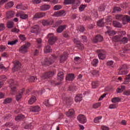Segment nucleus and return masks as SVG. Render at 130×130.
<instances>
[{"mask_svg":"<svg viewBox=\"0 0 130 130\" xmlns=\"http://www.w3.org/2000/svg\"><path fill=\"white\" fill-rule=\"evenodd\" d=\"M7 26L9 29H12L14 26V22L13 21H8L7 22Z\"/></svg>","mask_w":130,"mask_h":130,"instance_id":"obj_37","label":"nucleus"},{"mask_svg":"<svg viewBox=\"0 0 130 130\" xmlns=\"http://www.w3.org/2000/svg\"><path fill=\"white\" fill-rule=\"evenodd\" d=\"M82 58L79 56H76L74 58V62L77 64L81 63Z\"/></svg>","mask_w":130,"mask_h":130,"instance_id":"obj_31","label":"nucleus"},{"mask_svg":"<svg viewBox=\"0 0 130 130\" xmlns=\"http://www.w3.org/2000/svg\"><path fill=\"white\" fill-rule=\"evenodd\" d=\"M86 5H81L79 8L80 12H83L86 8Z\"/></svg>","mask_w":130,"mask_h":130,"instance_id":"obj_51","label":"nucleus"},{"mask_svg":"<svg viewBox=\"0 0 130 130\" xmlns=\"http://www.w3.org/2000/svg\"><path fill=\"white\" fill-rule=\"evenodd\" d=\"M52 24H53V20H43L42 21L43 26H50V25H52Z\"/></svg>","mask_w":130,"mask_h":130,"instance_id":"obj_17","label":"nucleus"},{"mask_svg":"<svg viewBox=\"0 0 130 130\" xmlns=\"http://www.w3.org/2000/svg\"><path fill=\"white\" fill-rule=\"evenodd\" d=\"M101 118H102V116L96 117L94 119V122H95V123H99L100 120H101Z\"/></svg>","mask_w":130,"mask_h":130,"instance_id":"obj_43","label":"nucleus"},{"mask_svg":"<svg viewBox=\"0 0 130 130\" xmlns=\"http://www.w3.org/2000/svg\"><path fill=\"white\" fill-rule=\"evenodd\" d=\"M92 74L94 76H99V71L96 70H93Z\"/></svg>","mask_w":130,"mask_h":130,"instance_id":"obj_57","label":"nucleus"},{"mask_svg":"<svg viewBox=\"0 0 130 130\" xmlns=\"http://www.w3.org/2000/svg\"><path fill=\"white\" fill-rule=\"evenodd\" d=\"M31 33H35V34H37L39 32V26L38 25H36L31 27L30 28Z\"/></svg>","mask_w":130,"mask_h":130,"instance_id":"obj_13","label":"nucleus"},{"mask_svg":"<svg viewBox=\"0 0 130 130\" xmlns=\"http://www.w3.org/2000/svg\"><path fill=\"white\" fill-rule=\"evenodd\" d=\"M117 20H122L123 25H126L127 23H129L130 18L127 15H117L116 16Z\"/></svg>","mask_w":130,"mask_h":130,"instance_id":"obj_1","label":"nucleus"},{"mask_svg":"<svg viewBox=\"0 0 130 130\" xmlns=\"http://www.w3.org/2000/svg\"><path fill=\"white\" fill-rule=\"evenodd\" d=\"M81 41H82V42H87V37L85 36H82Z\"/></svg>","mask_w":130,"mask_h":130,"instance_id":"obj_58","label":"nucleus"},{"mask_svg":"<svg viewBox=\"0 0 130 130\" xmlns=\"http://www.w3.org/2000/svg\"><path fill=\"white\" fill-rule=\"evenodd\" d=\"M92 87L93 89H96L98 86H99V83L98 81H93L91 83Z\"/></svg>","mask_w":130,"mask_h":130,"instance_id":"obj_36","label":"nucleus"},{"mask_svg":"<svg viewBox=\"0 0 130 130\" xmlns=\"http://www.w3.org/2000/svg\"><path fill=\"white\" fill-rule=\"evenodd\" d=\"M29 82H36V81H37V77H34V76H31L29 78Z\"/></svg>","mask_w":130,"mask_h":130,"instance_id":"obj_52","label":"nucleus"},{"mask_svg":"<svg viewBox=\"0 0 130 130\" xmlns=\"http://www.w3.org/2000/svg\"><path fill=\"white\" fill-rule=\"evenodd\" d=\"M25 91V88H23L20 90L18 93L16 94V100L17 101H19V100L22 98L23 96V94H24Z\"/></svg>","mask_w":130,"mask_h":130,"instance_id":"obj_12","label":"nucleus"},{"mask_svg":"<svg viewBox=\"0 0 130 130\" xmlns=\"http://www.w3.org/2000/svg\"><path fill=\"white\" fill-rule=\"evenodd\" d=\"M113 24L114 27H116V28H121V27H122L121 23L117 21H114L113 22Z\"/></svg>","mask_w":130,"mask_h":130,"instance_id":"obj_25","label":"nucleus"},{"mask_svg":"<svg viewBox=\"0 0 130 130\" xmlns=\"http://www.w3.org/2000/svg\"><path fill=\"white\" fill-rule=\"evenodd\" d=\"M99 62V61L98 60V59H94L91 62V64L93 67H97V64H98Z\"/></svg>","mask_w":130,"mask_h":130,"instance_id":"obj_40","label":"nucleus"},{"mask_svg":"<svg viewBox=\"0 0 130 130\" xmlns=\"http://www.w3.org/2000/svg\"><path fill=\"white\" fill-rule=\"evenodd\" d=\"M51 84L53 86H56L57 85H60L61 84V82L59 81V82H57L55 80H52L51 81Z\"/></svg>","mask_w":130,"mask_h":130,"instance_id":"obj_45","label":"nucleus"},{"mask_svg":"<svg viewBox=\"0 0 130 130\" xmlns=\"http://www.w3.org/2000/svg\"><path fill=\"white\" fill-rule=\"evenodd\" d=\"M121 42L123 44H126V43H127V42H128V39L127 38H126V37H123V38L121 39Z\"/></svg>","mask_w":130,"mask_h":130,"instance_id":"obj_42","label":"nucleus"},{"mask_svg":"<svg viewBox=\"0 0 130 130\" xmlns=\"http://www.w3.org/2000/svg\"><path fill=\"white\" fill-rule=\"evenodd\" d=\"M113 40L115 42H118V41H119L120 40V37L118 36H116L113 37Z\"/></svg>","mask_w":130,"mask_h":130,"instance_id":"obj_50","label":"nucleus"},{"mask_svg":"<svg viewBox=\"0 0 130 130\" xmlns=\"http://www.w3.org/2000/svg\"><path fill=\"white\" fill-rule=\"evenodd\" d=\"M92 41L94 42V43L101 42V41H103V37L100 36V35H98L94 39H93Z\"/></svg>","mask_w":130,"mask_h":130,"instance_id":"obj_14","label":"nucleus"},{"mask_svg":"<svg viewBox=\"0 0 130 130\" xmlns=\"http://www.w3.org/2000/svg\"><path fill=\"white\" fill-rule=\"evenodd\" d=\"M104 19H101V20H99L97 23L98 26H99L100 27H103L105 24L104 22Z\"/></svg>","mask_w":130,"mask_h":130,"instance_id":"obj_28","label":"nucleus"},{"mask_svg":"<svg viewBox=\"0 0 130 130\" xmlns=\"http://www.w3.org/2000/svg\"><path fill=\"white\" fill-rule=\"evenodd\" d=\"M125 82H127V83H128V82H129V80H130V73L129 75H127L126 76V78H125Z\"/></svg>","mask_w":130,"mask_h":130,"instance_id":"obj_62","label":"nucleus"},{"mask_svg":"<svg viewBox=\"0 0 130 130\" xmlns=\"http://www.w3.org/2000/svg\"><path fill=\"white\" fill-rule=\"evenodd\" d=\"M105 10V5H101L98 8L99 12H104Z\"/></svg>","mask_w":130,"mask_h":130,"instance_id":"obj_44","label":"nucleus"},{"mask_svg":"<svg viewBox=\"0 0 130 130\" xmlns=\"http://www.w3.org/2000/svg\"><path fill=\"white\" fill-rule=\"evenodd\" d=\"M120 100V98L119 97H115L112 99L111 101L113 103H118Z\"/></svg>","mask_w":130,"mask_h":130,"instance_id":"obj_33","label":"nucleus"},{"mask_svg":"<svg viewBox=\"0 0 130 130\" xmlns=\"http://www.w3.org/2000/svg\"><path fill=\"white\" fill-rule=\"evenodd\" d=\"M74 113H75V111L73 109H70L68 112H66V115L70 117V116H72V115H74Z\"/></svg>","mask_w":130,"mask_h":130,"instance_id":"obj_30","label":"nucleus"},{"mask_svg":"<svg viewBox=\"0 0 130 130\" xmlns=\"http://www.w3.org/2000/svg\"><path fill=\"white\" fill-rule=\"evenodd\" d=\"M96 52L98 54V56L100 59L103 60L106 57V55H105L104 50L99 49L96 50Z\"/></svg>","mask_w":130,"mask_h":130,"instance_id":"obj_6","label":"nucleus"},{"mask_svg":"<svg viewBox=\"0 0 130 130\" xmlns=\"http://www.w3.org/2000/svg\"><path fill=\"white\" fill-rule=\"evenodd\" d=\"M77 119L80 123H86L87 122V118L84 115L80 114L77 117Z\"/></svg>","mask_w":130,"mask_h":130,"instance_id":"obj_10","label":"nucleus"},{"mask_svg":"<svg viewBox=\"0 0 130 130\" xmlns=\"http://www.w3.org/2000/svg\"><path fill=\"white\" fill-rule=\"evenodd\" d=\"M69 90L72 91V92H74V91H76V89H75V86L73 85L69 86Z\"/></svg>","mask_w":130,"mask_h":130,"instance_id":"obj_61","label":"nucleus"},{"mask_svg":"<svg viewBox=\"0 0 130 130\" xmlns=\"http://www.w3.org/2000/svg\"><path fill=\"white\" fill-rule=\"evenodd\" d=\"M78 29L80 32H84L85 31V27L84 26H80Z\"/></svg>","mask_w":130,"mask_h":130,"instance_id":"obj_63","label":"nucleus"},{"mask_svg":"<svg viewBox=\"0 0 130 130\" xmlns=\"http://www.w3.org/2000/svg\"><path fill=\"white\" fill-rule=\"evenodd\" d=\"M50 8V6L46 4L43 5L40 7L41 11H47V10H49Z\"/></svg>","mask_w":130,"mask_h":130,"instance_id":"obj_20","label":"nucleus"},{"mask_svg":"<svg viewBox=\"0 0 130 130\" xmlns=\"http://www.w3.org/2000/svg\"><path fill=\"white\" fill-rule=\"evenodd\" d=\"M63 78H64V76H63V72H59L57 74V79L58 81H60L61 82L63 80Z\"/></svg>","mask_w":130,"mask_h":130,"instance_id":"obj_24","label":"nucleus"},{"mask_svg":"<svg viewBox=\"0 0 130 130\" xmlns=\"http://www.w3.org/2000/svg\"><path fill=\"white\" fill-rule=\"evenodd\" d=\"M44 51L45 53H49V52H51L52 51V50L50 46H46L44 49Z\"/></svg>","mask_w":130,"mask_h":130,"instance_id":"obj_26","label":"nucleus"},{"mask_svg":"<svg viewBox=\"0 0 130 130\" xmlns=\"http://www.w3.org/2000/svg\"><path fill=\"white\" fill-rule=\"evenodd\" d=\"M12 98H7L4 100V104H8V103H11V102H12Z\"/></svg>","mask_w":130,"mask_h":130,"instance_id":"obj_46","label":"nucleus"},{"mask_svg":"<svg viewBox=\"0 0 130 130\" xmlns=\"http://www.w3.org/2000/svg\"><path fill=\"white\" fill-rule=\"evenodd\" d=\"M75 79V75L73 74H68L66 76L67 81H73Z\"/></svg>","mask_w":130,"mask_h":130,"instance_id":"obj_22","label":"nucleus"},{"mask_svg":"<svg viewBox=\"0 0 130 130\" xmlns=\"http://www.w3.org/2000/svg\"><path fill=\"white\" fill-rule=\"evenodd\" d=\"M14 15H15L14 11H10L7 13V17L8 19H10V18H13V17H14Z\"/></svg>","mask_w":130,"mask_h":130,"instance_id":"obj_27","label":"nucleus"},{"mask_svg":"<svg viewBox=\"0 0 130 130\" xmlns=\"http://www.w3.org/2000/svg\"><path fill=\"white\" fill-rule=\"evenodd\" d=\"M64 3L65 5H70L71 4H74L75 0H65Z\"/></svg>","mask_w":130,"mask_h":130,"instance_id":"obj_47","label":"nucleus"},{"mask_svg":"<svg viewBox=\"0 0 130 130\" xmlns=\"http://www.w3.org/2000/svg\"><path fill=\"white\" fill-rule=\"evenodd\" d=\"M73 41L74 43H76L77 44L78 47H79L80 49H84V46H83V44H81V42H80L77 39H74Z\"/></svg>","mask_w":130,"mask_h":130,"instance_id":"obj_18","label":"nucleus"},{"mask_svg":"<svg viewBox=\"0 0 130 130\" xmlns=\"http://www.w3.org/2000/svg\"><path fill=\"white\" fill-rule=\"evenodd\" d=\"M36 102V97L35 96H32L29 100H28L29 104L32 105L33 103Z\"/></svg>","mask_w":130,"mask_h":130,"instance_id":"obj_29","label":"nucleus"},{"mask_svg":"<svg viewBox=\"0 0 130 130\" xmlns=\"http://www.w3.org/2000/svg\"><path fill=\"white\" fill-rule=\"evenodd\" d=\"M66 103L68 106H70V105H71L72 104V100L70 99L69 98H66Z\"/></svg>","mask_w":130,"mask_h":130,"instance_id":"obj_48","label":"nucleus"},{"mask_svg":"<svg viewBox=\"0 0 130 130\" xmlns=\"http://www.w3.org/2000/svg\"><path fill=\"white\" fill-rule=\"evenodd\" d=\"M18 42V40H14L12 41H8V45H15Z\"/></svg>","mask_w":130,"mask_h":130,"instance_id":"obj_49","label":"nucleus"},{"mask_svg":"<svg viewBox=\"0 0 130 130\" xmlns=\"http://www.w3.org/2000/svg\"><path fill=\"white\" fill-rule=\"evenodd\" d=\"M67 58H68V55L67 53L63 54L60 56V62H63L67 60Z\"/></svg>","mask_w":130,"mask_h":130,"instance_id":"obj_23","label":"nucleus"},{"mask_svg":"<svg viewBox=\"0 0 130 130\" xmlns=\"http://www.w3.org/2000/svg\"><path fill=\"white\" fill-rule=\"evenodd\" d=\"M107 65L110 68H114V62L112 60L108 61L107 62Z\"/></svg>","mask_w":130,"mask_h":130,"instance_id":"obj_38","label":"nucleus"},{"mask_svg":"<svg viewBox=\"0 0 130 130\" xmlns=\"http://www.w3.org/2000/svg\"><path fill=\"white\" fill-rule=\"evenodd\" d=\"M124 89H125V86H121L120 87L117 88V93H121Z\"/></svg>","mask_w":130,"mask_h":130,"instance_id":"obj_39","label":"nucleus"},{"mask_svg":"<svg viewBox=\"0 0 130 130\" xmlns=\"http://www.w3.org/2000/svg\"><path fill=\"white\" fill-rule=\"evenodd\" d=\"M57 57L55 55H52L51 57L48 59L46 58L44 62H42V64L43 66H50V64H52V63L56 59Z\"/></svg>","mask_w":130,"mask_h":130,"instance_id":"obj_3","label":"nucleus"},{"mask_svg":"<svg viewBox=\"0 0 130 130\" xmlns=\"http://www.w3.org/2000/svg\"><path fill=\"white\" fill-rule=\"evenodd\" d=\"M127 73V67L123 66L120 69L118 74L119 75H126Z\"/></svg>","mask_w":130,"mask_h":130,"instance_id":"obj_11","label":"nucleus"},{"mask_svg":"<svg viewBox=\"0 0 130 130\" xmlns=\"http://www.w3.org/2000/svg\"><path fill=\"white\" fill-rule=\"evenodd\" d=\"M42 43V40L41 39L39 38L37 39V43L38 45V48H40L41 47V43Z\"/></svg>","mask_w":130,"mask_h":130,"instance_id":"obj_41","label":"nucleus"},{"mask_svg":"<svg viewBox=\"0 0 130 130\" xmlns=\"http://www.w3.org/2000/svg\"><path fill=\"white\" fill-rule=\"evenodd\" d=\"M53 75H54V73H53V72H46L42 75V79L44 80L45 79H49V78L53 77Z\"/></svg>","mask_w":130,"mask_h":130,"instance_id":"obj_9","label":"nucleus"},{"mask_svg":"<svg viewBox=\"0 0 130 130\" xmlns=\"http://www.w3.org/2000/svg\"><path fill=\"white\" fill-rule=\"evenodd\" d=\"M61 8L62 7L60 5H57L54 7V11H58V10H60Z\"/></svg>","mask_w":130,"mask_h":130,"instance_id":"obj_54","label":"nucleus"},{"mask_svg":"<svg viewBox=\"0 0 130 130\" xmlns=\"http://www.w3.org/2000/svg\"><path fill=\"white\" fill-rule=\"evenodd\" d=\"M24 118H25V116L22 114H20L16 117L15 120L19 121L22 120V119H24Z\"/></svg>","mask_w":130,"mask_h":130,"instance_id":"obj_32","label":"nucleus"},{"mask_svg":"<svg viewBox=\"0 0 130 130\" xmlns=\"http://www.w3.org/2000/svg\"><path fill=\"white\" fill-rule=\"evenodd\" d=\"M19 38L20 40H22V41H25V40H26V37H25V35H20L19 36Z\"/></svg>","mask_w":130,"mask_h":130,"instance_id":"obj_59","label":"nucleus"},{"mask_svg":"<svg viewBox=\"0 0 130 130\" xmlns=\"http://www.w3.org/2000/svg\"><path fill=\"white\" fill-rule=\"evenodd\" d=\"M13 63L14 64L12 69L13 72H17V71H19L21 69V63L19 61H14Z\"/></svg>","mask_w":130,"mask_h":130,"instance_id":"obj_7","label":"nucleus"},{"mask_svg":"<svg viewBox=\"0 0 130 130\" xmlns=\"http://www.w3.org/2000/svg\"><path fill=\"white\" fill-rule=\"evenodd\" d=\"M101 105V104L100 103H98L94 104L93 105V107L94 109L98 108V107H99Z\"/></svg>","mask_w":130,"mask_h":130,"instance_id":"obj_60","label":"nucleus"},{"mask_svg":"<svg viewBox=\"0 0 130 130\" xmlns=\"http://www.w3.org/2000/svg\"><path fill=\"white\" fill-rule=\"evenodd\" d=\"M120 11H121V9H120V8L116 7L114 8L113 13L120 12Z\"/></svg>","mask_w":130,"mask_h":130,"instance_id":"obj_55","label":"nucleus"},{"mask_svg":"<svg viewBox=\"0 0 130 130\" xmlns=\"http://www.w3.org/2000/svg\"><path fill=\"white\" fill-rule=\"evenodd\" d=\"M66 28H67L66 25H62L59 26L57 29V33H61L63 31V30L66 29Z\"/></svg>","mask_w":130,"mask_h":130,"instance_id":"obj_21","label":"nucleus"},{"mask_svg":"<svg viewBox=\"0 0 130 130\" xmlns=\"http://www.w3.org/2000/svg\"><path fill=\"white\" fill-rule=\"evenodd\" d=\"M101 129H102V130H109L110 128H109V127H108L107 126L103 125V126H101Z\"/></svg>","mask_w":130,"mask_h":130,"instance_id":"obj_64","label":"nucleus"},{"mask_svg":"<svg viewBox=\"0 0 130 130\" xmlns=\"http://www.w3.org/2000/svg\"><path fill=\"white\" fill-rule=\"evenodd\" d=\"M65 15L66 12H64V11L63 10L57 11L54 13V16H56V17H59V16H64Z\"/></svg>","mask_w":130,"mask_h":130,"instance_id":"obj_19","label":"nucleus"},{"mask_svg":"<svg viewBox=\"0 0 130 130\" xmlns=\"http://www.w3.org/2000/svg\"><path fill=\"white\" fill-rule=\"evenodd\" d=\"M28 18V15L25 14L24 13H21V15H20V18L23 19V20H26Z\"/></svg>","mask_w":130,"mask_h":130,"instance_id":"obj_53","label":"nucleus"},{"mask_svg":"<svg viewBox=\"0 0 130 130\" xmlns=\"http://www.w3.org/2000/svg\"><path fill=\"white\" fill-rule=\"evenodd\" d=\"M14 6V3L13 2H8V4H6L5 8L6 9H9L12 8Z\"/></svg>","mask_w":130,"mask_h":130,"instance_id":"obj_35","label":"nucleus"},{"mask_svg":"<svg viewBox=\"0 0 130 130\" xmlns=\"http://www.w3.org/2000/svg\"><path fill=\"white\" fill-rule=\"evenodd\" d=\"M69 34H70L69 31H64L63 33V36L65 37V38H69V37H70V35Z\"/></svg>","mask_w":130,"mask_h":130,"instance_id":"obj_56","label":"nucleus"},{"mask_svg":"<svg viewBox=\"0 0 130 130\" xmlns=\"http://www.w3.org/2000/svg\"><path fill=\"white\" fill-rule=\"evenodd\" d=\"M107 31L106 32V34H108L110 36H113V35H115V31L112 30V29L109 27L107 26Z\"/></svg>","mask_w":130,"mask_h":130,"instance_id":"obj_16","label":"nucleus"},{"mask_svg":"<svg viewBox=\"0 0 130 130\" xmlns=\"http://www.w3.org/2000/svg\"><path fill=\"white\" fill-rule=\"evenodd\" d=\"M9 84L11 89V91L13 93V94L16 93V91L17 90V86H18V83L16 81H14V80L11 79L9 81Z\"/></svg>","mask_w":130,"mask_h":130,"instance_id":"obj_2","label":"nucleus"},{"mask_svg":"<svg viewBox=\"0 0 130 130\" xmlns=\"http://www.w3.org/2000/svg\"><path fill=\"white\" fill-rule=\"evenodd\" d=\"M48 43L50 45H52V44H54L55 41H56V37L53 36V34L50 33L48 35Z\"/></svg>","mask_w":130,"mask_h":130,"instance_id":"obj_4","label":"nucleus"},{"mask_svg":"<svg viewBox=\"0 0 130 130\" xmlns=\"http://www.w3.org/2000/svg\"><path fill=\"white\" fill-rule=\"evenodd\" d=\"M29 109L32 112H39L41 110V108L39 106H31Z\"/></svg>","mask_w":130,"mask_h":130,"instance_id":"obj_15","label":"nucleus"},{"mask_svg":"<svg viewBox=\"0 0 130 130\" xmlns=\"http://www.w3.org/2000/svg\"><path fill=\"white\" fill-rule=\"evenodd\" d=\"M45 16H46V14L45 12H38L35 14L32 19L33 20H35V19H41V18H43Z\"/></svg>","mask_w":130,"mask_h":130,"instance_id":"obj_8","label":"nucleus"},{"mask_svg":"<svg viewBox=\"0 0 130 130\" xmlns=\"http://www.w3.org/2000/svg\"><path fill=\"white\" fill-rule=\"evenodd\" d=\"M82 94H77L75 97V101L76 102H80V101H82Z\"/></svg>","mask_w":130,"mask_h":130,"instance_id":"obj_34","label":"nucleus"},{"mask_svg":"<svg viewBox=\"0 0 130 130\" xmlns=\"http://www.w3.org/2000/svg\"><path fill=\"white\" fill-rule=\"evenodd\" d=\"M30 47V43H26L24 45L20 47L19 49L20 52L21 53H26L28 52V48Z\"/></svg>","mask_w":130,"mask_h":130,"instance_id":"obj_5","label":"nucleus"}]
</instances>
